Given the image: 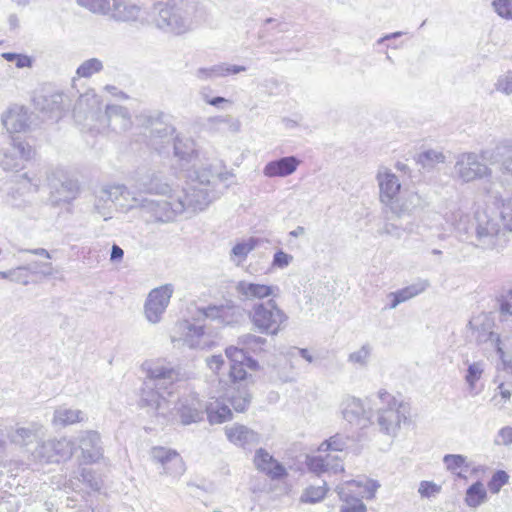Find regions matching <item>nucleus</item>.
Returning <instances> with one entry per match:
<instances>
[{
  "label": "nucleus",
  "mask_w": 512,
  "mask_h": 512,
  "mask_svg": "<svg viewBox=\"0 0 512 512\" xmlns=\"http://www.w3.org/2000/svg\"><path fill=\"white\" fill-rule=\"evenodd\" d=\"M78 184L73 180H66L61 183L59 189L51 194V202L53 205L60 203H70L78 194Z\"/></svg>",
  "instance_id": "obj_43"
},
{
  "label": "nucleus",
  "mask_w": 512,
  "mask_h": 512,
  "mask_svg": "<svg viewBox=\"0 0 512 512\" xmlns=\"http://www.w3.org/2000/svg\"><path fill=\"white\" fill-rule=\"evenodd\" d=\"M148 378L156 381L174 383L183 378L181 368L165 359L146 361L142 365Z\"/></svg>",
  "instance_id": "obj_21"
},
{
  "label": "nucleus",
  "mask_w": 512,
  "mask_h": 512,
  "mask_svg": "<svg viewBox=\"0 0 512 512\" xmlns=\"http://www.w3.org/2000/svg\"><path fill=\"white\" fill-rule=\"evenodd\" d=\"M441 492V485L433 481H421L418 487V493L422 498L436 497Z\"/></svg>",
  "instance_id": "obj_60"
},
{
  "label": "nucleus",
  "mask_w": 512,
  "mask_h": 512,
  "mask_svg": "<svg viewBox=\"0 0 512 512\" xmlns=\"http://www.w3.org/2000/svg\"><path fill=\"white\" fill-rule=\"evenodd\" d=\"M191 177V183L205 188H214V184L220 173L214 171L212 165H203L194 171V177Z\"/></svg>",
  "instance_id": "obj_45"
},
{
  "label": "nucleus",
  "mask_w": 512,
  "mask_h": 512,
  "mask_svg": "<svg viewBox=\"0 0 512 512\" xmlns=\"http://www.w3.org/2000/svg\"><path fill=\"white\" fill-rule=\"evenodd\" d=\"M172 404V412H177L183 425L196 423L203 419L205 406L195 393L182 396L177 403L173 401Z\"/></svg>",
  "instance_id": "obj_19"
},
{
  "label": "nucleus",
  "mask_w": 512,
  "mask_h": 512,
  "mask_svg": "<svg viewBox=\"0 0 512 512\" xmlns=\"http://www.w3.org/2000/svg\"><path fill=\"white\" fill-rule=\"evenodd\" d=\"M102 121L117 133L127 131L132 125L128 110L119 105H107Z\"/></svg>",
  "instance_id": "obj_31"
},
{
  "label": "nucleus",
  "mask_w": 512,
  "mask_h": 512,
  "mask_svg": "<svg viewBox=\"0 0 512 512\" xmlns=\"http://www.w3.org/2000/svg\"><path fill=\"white\" fill-rule=\"evenodd\" d=\"M371 352V345L368 343L363 344L359 349L348 355V362L361 368L366 367L369 363Z\"/></svg>",
  "instance_id": "obj_54"
},
{
  "label": "nucleus",
  "mask_w": 512,
  "mask_h": 512,
  "mask_svg": "<svg viewBox=\"0 0 512 512\" xmlns=\"http://www.w3.org/2000/svg\"><path fill=\"white\" fill-rule=\"evenodd\" d=\"M35 106L49 118H60L64 107V95L60 92L40 94L34 99Z\"/></svg>",
  "instance_id": "obj_33"
},
{
  "label": "nucleus",
  "mask_w": 512,
  "mask_h": 512,
  "mask_svg": "<svg viewBox=\"0 0 512 512\" xmlns=\"http://www.w3.org/2000/svg\"><path fill=\"white\" fill-rule=\"evenodd\" d=\"M490 162L491 164L499 163L500 170L512 177V142L497 145L492 152Z\"/></svg>",
  "instance_id": "obj_39"
},
{
  "label": "nucleus",
  "mask_w": 512,
  "mask_h": 512,
  "mask_svg": "<svg viewBox=\"0 0 512 512\" xmlns=\"http://www.w3.org/2000/svg\"><path fill=\"white\" fill-rule=\"evenodd\" d=\"M141 8L129 0H113L110 15L116 21L129 22L139 19Z\"/></svg>",
  "instance_id": "obj_38"
},
{
  "label": "nucleus",
  "mask_w": 512,
  "mask_h": 512,
  "mask_svg": "<svg viewBox=\"0 0 512 512\" xmlns=\"http://www.w3.org/2000/svg\"><path fill=\"white\" fill-rule=\"evenodd\" d=\"M179 337H172V342H181L191 349H206L213 344V338L202 325H196L189 321L180 322L177 325Z\"/></svg>",
  "instance_id": "obj_14"
},
{
  "label": "nucleus",
  "mask_w": 512,
  "mask_h": 512,
  "mask_svg": "<svg viewBox=\"0 0 512 512\" xmlns=\"http://www.w3.org/2000/svg\"><path fill=\"white\" fill-rule=\"evenodd\" d=\"M246 71L245 66L229 65L225 63L213 65L211 67L198 68L194 75L200 81L213 80L220 77H226L230 74H238Z\"/></svg>",
  "instance_id": "obj_34"
},
{
  "label": "nucleus",
  "mask_w": 512,
  "mask_h": 512,
  "mask_svg": "<svg viewBox=\"0 0 512 512\" xmlns=\"http://www.w3.org/2000/svg\"><path fill=\"white\" fill-rule=\"evenodd\" d=\"M494 88L497 92L504 94V95H511L512 94V72L507 71L501 75L498 76Z\"/></svg>",
  "instance_id": "obj_59"
},
{
  "label": "nucleus",
  "mask_w": 512,
  "mask_h": 512,
  "mask_svg": "<svg viewBox=\"0 0 512 512\" xmlns=\"http://www.w3.org/2000/svg\"><path fill=\"white\" fill-rule=\"evenodd\" d=\"M463 363L467 366L464 376L465 382L470 391L476 388V383L482 378L486 363L483 360L470 361L467 357L463 359Z\"/></svg>",
  "instance_id": "obj_44"
},
{
  "label": "nucleus",
  "mask_w": 512,
  "mask_h": 512,
  "mask_svg": "<svg viewBox=\"0 0 512 512\" xmlns=\"http://www.w3.org/2000/svg\"><path fill=\"white\" fill-rule=\"evenodd\" d=\"M508 241V233L497 220L496 211L487 206L475 212L472 241L475 247L499 252L506 247Z\"/></svg>",
  "instance_id": "obj_2"
},
{
  "label": "nucleus",
  "mask_w": 512,
  "mask_h": 512,
  "mask_svg": "<svg viewBox=\"0 0 512 512\" xmlns=\"http://www.w3.org/2000/svg\"><path fill=\"white\" fill-rule=\"evenodd\" d=\"M234 290L239 300L243 302L276 297L279 292L277 286L255 283L248 280L238 281L234 286Z\"/></svg>",
  "instance_id": "obj_23"
},
{
  "label": "nucleus",
  "mask_w": 512,
  "mask_h": 512,
  "mask_svg": "<svg viewBox=\"0 0 512 512\" xmlns=\"http://www.w3.org/2000/svg\"><path fill=\"white\" fill-rule=\"evenodd\" d=\"M348 440L349 439L347 437L340 434H336L330 437L328 440L322 442L318 450L319 452H342L347 447Z\"/></svg>",
  "instance_id": "obj_55"
},
{
  "label": "nucleus",
  "mask_w": 512,
  "mask_h": 512,
  "mask_svg": "<svg viewBox=\"0 0 512 512\" xmlns=\"http://www.w3.org/2000/svg\"><path fill=\"white\" fill-rule=\"evenodd\" d=\"M0 166L6 171H18L23 167L21 159H18L13 153H5L0 159Z\"/></svg>",
  "instance_id": "obj_63"
},
{
  "label": "nucleus",
  "mask_w": 512,
  "mask_h": 512,
  "mask_svg": "<svg viewBox=\"0 0 512 512\" xmlns=\"http://www.w3.org/2000/svg\"><path fill=\"white\" fill-rule=\"evenodd\" d=\"M86 419L87 416L82 410L62 405L54 410L51 423L55 427H66L83 422Z\"/></svg>",
  "instance_id": "obj_35"
},
{
  "label": "nucleus",
  "mask_w": 512,
  "mask_h": 512,
  "mask_svg": "<svg viewBox=\"0 0 512 512\" xmlns=\"http://www.w3.org/2000/svg\"><path fill=\"white\" fill-rule=\"evenodd\" d=\"M327 491L328 487L325 482L320 486H309L301 494L300 501L310 504L317 503L326 496Z\"/></svg>",
  "instance_id": "obj_52"
},
{
  "label": "nucleus",
  "mask_w": 512,
  "mask_h": 512,
  "mask_svg": "<svg viewBox=\"0 0 512 512\" xmlns=\"http://www.w3.org/2000/svg\"><path fill=\"white\" fill-rule=\"evenodd\" d=\"M422 202V197L415 191H404L401 195H397L387 206L392 214L401 218L411 215Z\"/></svg>",
  "instance_id": "obj_29"
},
{
  "label": "nucleus",
  "mask_w": 512,
  "mask_h": 512,
  "mask_svg": "<svg viewBox=\"0 0 512 512\" xmlns=\"http://www.w3.org/2000/svg\"><path fill=\"white\" fill-rule=\"evenodd\" d=\"M69 487L74 491H97L101 487V482L91 469L81 468L70 477Z\"/></svg>",
  "instance_id": "obj_37"
},
{
  "label": "nucleus",
  "mask_w": 512,
  "mask_h": 512,
  "mask_svg": "<svg viewBox=\"0 0 512 512\" xmlns=\"http://www.w3.org/2000/svg\"><path fill=\"white\" fill-rule=\"evenodd\" d=\"M253 464L258 472L266 475L271 480H281L288 475L284 465L264 448L255 451Z\"/></svg>",
  "instance_id": "obj_25"
},
{
  "label": "nucleus",
  "mask_w": 512,
  "mask_h": 512,
  "mask_svg": "<svg viewBox=\"0 0 512 512\" xmlns=\"http://www.w3.org/2000/svg\"><path fill=\"white\" fill-rule=\"evenodd\" d=\"M150 456L153 463L161 468L162 475L179 478L186 470L182 457L174 449L156 446L151 449Z\"/></svg>",
  "instance_id": "obj_15"
},
{
  "label": "nucleus",
  "mask_w": 512,
  "mask_h": 512,
  "mask_svg": "<svg viewBox=\"0 0 512 512\" xmlns=\"http://www.w3.org/2000/svg\"><path fill=\"white\" fill-rule=\"evenodd\" d=\"M78 5H80L83 8H86L87 10L107 15L110 12V0H76Z\"/></svg>",
  "instance_id": "obj_56"
},
{
  "label": "nucleus",
  "mask_w": 512,
  "mask_h": 512,
  "mask_svg": "<svg viewBox=\"0 0 512 512\" xmlns=\"http://www.w3.org/2000/svg\"><path fill=\"white\" fill-rule=\"evenodd\" d=\"M429 286L430 283L428 280L419 279L413 284L395 291V293L400 302L404 303L416 297L417 295L423 293Z\"/></svg>",
  "instance_id": "obj_49"
},
{
  "label": "nucleus",
  "mask_w": 512,
  "mask_h": 512,
  "mask_svg": "<svg viewBox=\"0 0 512 512\" xmlns=\"http://www.w3.org/2000/svg\"><path fill=\"white\" fill-rule=\"evenodd\" d=\"M443 463L447 471L458 478H466L463 472L469 468L466 456L461 454H447L443 457Z\"/></svg>",
  "instance_id": "obj_46"
},
{
  "label": "nucleus",
  "mask_w": 512,
  "mask_h": 512,
  "mask_svg": "<svg viewBox=\"0 0 512 512\" xmlns=\"http://www.w3.org/2000/svg\"><path fill=\"white\" fill-rule=\"evenodd\" d=\"M249 316L255 330L271 336L282 331L288 321V315L274 299L254 304Z\"/></svg>",
  "instance_id": "obj_5"
},
{
  "label": "nucleus",
  "mask_w": 512,
  "mask_h": 512,
  "mask_svg": "<svg viewBox=\"0 0 512 512\" xmlns=\"http://www.w3.org/2000/svg\"><path fill=\"white\" fill-rule=\"evenodd\" d=\"M225 435L230 443L243 449H251L261 441V435L243 424H232L225 427Z\"/></svg>",
  "instance_id": "obj_28"
},
{
  "label": "nucleus",
  "mask_w": 512,
  "mask_h": 512,
  "mask_svg": "<svg viewBox=\"0 0 512 512\" xmlns=\"http://www.w3.org/2000/svg\"><path fill=\"white\" fill-rule=\"evenodd\" d=\"M177 194L184 204L185 211L189 209L202 211L219 196L214 188H205L192 183L187 189L178 191Z\"/></svg>",
  "instance_id": "obj_16"
},
{
  "label": "nucleus",
  "mask_w": 512,
  "mask_h": 512,
  "mask_svg": "<svg viewBox=\"0 0 512 512\" xmlns=\"http://www.w3.org/2000/svg\"><path fill=\"white\" fill-rule=\"evenodd\" d=\"M258 244V240L250 237L237 242L230 251V261L236 266H241Z\"/></svg>",
  "instance_id": "obj_41"
},
{
  "label": "nucleus",
  "mask_w": 512,
  "mask_h": 512,
  "mask_svg": "<svg viewBox=\"0 0 512 512\" xmlns=\"http://www.w3.org/2000/svg\"><path fill=\"white\" fill-rule=\"evenodd\" d=\"M224 400H227L230 403V401L227 399L226 393L219 395L218 398L208 402L205 405L204 412H206L210 424H220L232 418V412L230 408L223 402Z\"/></svg>",
  "instance_id": "obj_36"
},
{
  "label": "nucleus",
  "mask_w": 512,
  "mask_h": 512,
  "mask_svg": "<svg viewBox=\"0 0 512 512\" xmlns=\"http://www.w3.org/2000/svg\"><path fill=\"white\" fill-rule=\"evenodd\" d=\"M445 155L441 151L427 150L418 155V163L425 169H432L436 164L445 162Z\"/></svg>",
  "instance_id": "obj_53"
},
{
  "label": "nucleus",
  "mask_w": 512,
  "mask_h": 512,
  "mask_svg": "<svg viewBox=\"0 0 512 512\" xmlns=\"http://www.w3.org/2000/svg\"><path fill=\"white\" fill-rule=\"evenodd\" d=\"M157 16L153 19L155 26L164 32L180 35L190 29V20L183 14L180 6L155 9Z\"/></svg>",
  "instance_id": "obj_13"
},
{
  "label": "nucleus",
  "mask_w": 512,
  "mask_h": 512,
  "mask_svg": "<svg viewBox=\"0 0 512 512\" xmlns=\"http://www.w3.org/2000/svg\"><path fill=\"white\" fill-rule=\"evenodd\" d=\"M418 228L423 231H442L443 230V217L442 215L433 210L426 211L420 217Z\"/></svg>",
  "instance_id": "obj_48"
},
{
  "label": "nucleus",
  "mask_w": 512,
  "mask_h": 512,
  "mask_svg": "<svg viewBox=\"0 0 512 512\" xmlns=\"http://www.w3.org/2000/svg\"><path fill=\"white\" fill-rule=\"evenodd\" d=\"M504 187L502 179L490 181L484 192L492 199V211H496L497 220L507 233L512 232V196L504 197L501 188Z\"/></svg>",
  "instance_id": "obj_9"
},
{
  "label": "nucleus",
  "mask_w": 512,
  "mask_h": 512,
  "mask_svg": "<svg viewBox=\"0 0 512 512\" xmlns=\"http://www.w3.org/2000/svg\"><path fill=\"white\" fill-rule=\"evenodd\" d=\"M174 293L172 284H165L152 289L144 303V317L150 324L159 323Z\"/></svg>",
  "instance_id": "obj_11"
},
{
  "label": "nucleus",
  "mask_w": 512,
  "mask_h": 512,
  "mask_svg": "<svg viewBox=\"0 0 512 512\" xmlns=\"http://www.w3.org/2000/svg\"><path fill=\"white\" fill-rule=\"evenodd\" d=\"M498 393H495L491 399L495 406L503 407L510 401L512 396V385L500 383L497 387Z\"/></svg>",
  "instance_id": "obj_58"
},
{
  "label": "nucleus",
  "mask_w": 512,
  "mask_h": 512,
  "mask_svg": "<svg viewBox=\"0 0 512 512\" xmlns=\"http://www.w3.org/2000/svg\"><path fill=\"white\" fill-rule=\"evenodd\" d=\"M75 442L67 437L40 440L30 455L36 463H59L70 459L74 453Z\"/></svg>",
  "instance_id": "obj_8"
},
{
  "label": "nucleus",
  "mask_w": 512,
  "mask_h": 512,
  "mask_svg": "<svg viewBox=\"0 0 512 512\" xmlns=\"http://www.w3.org/2000/svg\"><path fill=\"white\" fill-rule=\"evenodd\" d=\"M492 6L500 17L512 20V0H494Z\"/></svg>",
  "instance_id": "obj_62"
},
{
  "label": "nucleus",
  "mask_w": 512,
  "mask_h": 512,
  "mask_svg": "<svg viewBox=\"0 0 512 512\" xmlns=\"http://www.w3.org/2000/svg\"><path fill=\"white\" fill-rule=\"evenodd\" d=\"M204 317L222 325H234L244 318V309L232 300H225L219 305H209L201 309Z\"/></svg>",
  "instance_id": "obj_17"
},
{
  "label": "nucleus",
  "mask_w": 512,
  "mask_h": 512,
  "mask_svg": "<svg viewBox=\"0 0 512 512\" xmlns=\"http://www.w3.org/2000/svg\"><path fill=\"white\" fill-rule=\"evenodd\" d=\"M100 108V98L92 91L87 92L78 98L74 107V117L78 122L94 120L97 118Z\"/></svg>",
  "instance_id": "obj_30"
},
{
  "label": "nucleus",
  "mask_w": 512,
  "mask_h": 512,
  "mask_svg": "<svg viewBox=\"0 0 512 512\" xmlns=\"http://www.w3.org/2000/svg\"><path fill=\"white\" fill-rule=\"evenodd\" d=\"M225 353L231 364H246L250 369H255L257 366V362L247 356L243 348L231 346L226 349Z\"/></svg>",
  "instance_id": "obj_51"
},
{
  "label": "nucleus",
  "mask_w": 512,
  "mask_h": 512,
  "mask_svg": "<svg viewBox=\"0 0 512 512\" xmlns=\"http://www.w3.org/2000/svg\"><path fill=\"white\" fill-rule=\"evenodd\" d=\"M78 446L86 463H97L103 459L104 447L98 431H82L78 436Z\"/></svg>",
  "instance_id": "obj_24"
},
{
  "label": "nucleus",
  "mask_w": 512,
  "mask_h": 512,
  "mask_svg": "<svg viewBox=\"0 0 512 512\" xmlns=\"http://www.w3.org/2000/svg\"><path fill=\"white\" fill-rule=\"evenodd\" d=\"M379 486L374 480H366L365 482L351 480L338 485L336 492L343 502L340 512H366V505L361 498H374Z\"/></svg>",
  "instance_id": "obj_6"
},
{
  "label": "nucleus",
  "mask_w": 512,
  "mask_h": 512,
  "mask_svg": "<svg viewBox=\"0 0 512 512\" xmlns=\"http://www.w3.org/2000/svg\"><path fill=\"white\" fill-rule=\"evenodd\" d=\"M100 200L110 202L112 205L118 203L121 207L129 208L130 204L121 202V198L127 199L130 196V192L124 185H108L102 187L100 190Z\"/></svg>",
  "instance_id": "obj_42"
},
{
  "label": "nucleus",
  "mask_w": 512,
  "mask_h": 512,
  "mask_svg": "<svg viewBox=\"0 0 512 512\" xmlns=\"http://www.w3.org/2000/svg\"><path fill=\"white\" fill-rule=\"evenodd\" d=\"M172 402L173 400L160 394L150 381L144 382L139 399L141 408L147 409L148 413L172 420L175 416L171 409Z\"/></svg>",
  "instance_id": "obj_12"
},
{
  "label": "nucleus",
  "mask_w": 512,
  "mask_h": 512,
  "mask_svg": "<svg viewBox=\"0 0 512 512\" xmlns=\"http://www.w3.org/2000/svg\"><path fill=\"white\" fill-rule=\"evenodd\" d=\"M246 364H231L229 377L232 384L226 390L227 399L237 412L247 409L251 401V395L245 385L238 383L246 378Z\"/></svg>",
  "instance_id": "obj_10"
},
{
  "label": "nucleus",
  "mask_w": 512,
  "mask_h": 512,
  "mask_svg": "<svg viewBox=\"0 0 512 512\" xmlns=\"http://www.w3.org/2000/svg\"><path fill=\"white\" fill-rule=\"evenodd\" d=\"M500 322L504 330L511 332L512 327V289L500 299L499 306Z\"/></svg>",
  "instance_id": "obj_50"
},
{
  "label": "nucleus",
  "mask_w": 512,
  "mask_h": 512,
  "mask_svg": "<svg viewBox=\"0 0 512 512\" xmlns=\"http://www.w3.org/2000/svg\"><path fill=\"white\" fill-rule=\"evenodd\" d=\"M103 68L102 62L97 58H91L84 61L77 69L76 73L79 77H90L93 74L101 71Z\"/></svg>",
  "instance_id": "obj_57"
},
{
  "label": "nucleus",
  "mask_w": 512,
  "mask_h": 512,
  "mask_svg": "<svg viewBox=\"0 0 512 512\" xmlns=\"http://www.w3.org/2000/svg\"><path fill=\"white\" fill-rule=\"evenodd\" d=\"M376 180L379 186L380 202L387 207L400 194L399 178L390 169L381 167L376 174Z\"/></svg>",
  "instance_id": "obj_27"
},
{
  "label": "nucleus",
  "mask_w": 512,
  "mask_h": 512,
  "mask_svg": "<svg viewBox=\"0 0 512 512\" xmlns=\"http://www.w3.org/2000/svg\"><path fill=\"white\" fill-rule=\"evenodd\" d=\"M135 187L138 191L137 195L150 194L167 197L169 199L178 195V190L174 189L171 184L166 181L163 175L158 172H152L141 176L137 179Z\"/></svg>",
  "instance_id": "obj_18"
},
{
  "label": "nucleus",
  "mask_w": 512,
  "mask_h": 512,
  "mask_svg": "<svg viewBox=\"0 0 512 512\" xmlns=\"http://www.w3.org/2000/svg\"><path fill=\"white\" fill-rule=\"evenodd\" d=\"M130 209H138L140 216L148 224H167L185 212L183 202L178 195L169 199H153L144 195H134L129 205Z\"/></svg>",
  "instance_id": "obj_3"
},
{
  "label": "nucleus",
  "mask_w": 512,
  "mask_h": 512,
  "mask_svg": "<svg viewBox=\"0 0 512 512\" xmlns=\"http://www.w3.org/2000/svg\"><path fill=\"white\" fill-rule=\"evenodd\" d=\"M175 128L161 122H156L152 126L150 145L159 153L165 148V144H170L173 140L174 155L179 161L190 163L196 156L195 141L187 136L175 135Z\"/></svg>",
  "instance_id": "obj_4"
},
{
  "label": "nucleus",
  "mask_w": 512,
  "mask_h": 512,
  "mask_svg": "<svg viewBox=\"0 0 512 512\" xmlns=\"http://www.w3.org/2000/svg\"><path fill=\"white\" fill-rule=\"evenodd\" d=\"M332 459V454L328 453L325 456H311L308 457L307 465L310 471L320 474L324 472L338 473L344 471L343 464L339 462L335 465H329V460Z\"/></svg>",
  "instance_id": "obj_40"
},
{
  "label": "nucleus",
  "mask_w": 512,
  "mask_h": 512,
  "mask_svg": "<svg viewBox=\"0 0 512 512\" xmlns=\"http://www.w3.org/2000/svg\"><path fill=\"white\" fill-rule=\"evenodd\" d=\"M300 163L301 161L295 156L282 157L269 161L263 168V174L268 178H284L292 175Z\"/></svg>",
  "instance_id": "obj_32"
},
{
  "label": "nucleus",
  "mask_w": 512,
  "mask_h": 512,
  "mask_svg": "<svg viewBox=\"0 0 512 512\" xmlns=\"http://www.w3.org/2000/svg\"><path fill=\"white\" fill-rule=\"evenodd\" d=\"M487 500V492L484 485L477 481L466 491L465 503L470 508H477Z\"/></svg>",
  "instance_id": "obj_47"
},
{
  "label": "nucleus",
  "mask_w": 512,
  "mask_h": 512,
  "mask_svg": "<svg viewBox=\"0 0 512 512\" xmlns=\"http://www.w3.org/2000/svg\"><path fill=\"white\" fill-rule=\"evenodd\" d=\"M238 343L243 347L255 350L256 347H260L266 343V339L251 333L241 336Z\"/></svg>",
  "instance_id": "obj_64"
},
{
  "label": "nucleus",
  "mask_w": 512,
  "mask_h": 512,
  "mask_svg": "<svg viewBox=\"0 0 512 512\" xmlns=\"http://www.w3.org/2000/svg\"><path fill=\"white\" fill-rule=\"evenodd\" d=\"M32 114L23 105L13 104L1 115V122L9 133H23L31 125Z\"/></svg>",
  "instance_id": "obj_22"
},
{
  "label": "nucleus",
  "mask_w": 512,
  "mask_h": 512,
  "mask_svg": "<svg viewBox=\"0 0 512 512\" xmlns=\"http://www.w3.org/2000/svg\"><path fill=\"white\" fill-rule=\"evenodd\" d=\"M410 405L401 396L379 389L365 399L346 395L340 403V412L350 424L366 427L376 424L380 433L395 438L402 425L409 423Z\"/></svg>",
  "instance_id": "obj_1"
},
{
  "label": "nucleus",
  "mask_w": 512,
  "mask_h": 512,
  "mask_svg": "<svg viewBox=\"0 0 512 512\" xmlns=\"http://www.w3.org/2000/svg\"><path fill=\"white\" fill-rule=\"evenodd\" d=\"M112 208L113 205L110 202H106L105 200H100V191L98 192L94 204V211L100 217H102L105 221L112 218Z\"/></svg>",
  "instance_id": "obj_61"
},
{
  "label": "nucleus",
  "mask_w": 512,
  "mask_h": 512,
  "mask_svg": "<svg viewBox=\"0 0 512 512\" xmlns=\"http://www.w3.org/2000/svg\"><path fill=\"white\" fill-rule=\"evenodd\" d=\"M45 427L38 422H30L28 425L16 424L8 430L7 437L12 444L27 448L32 443L37 444L45 436Z\"/></svg>",
  "instance_id": "obj_20"
},
{
  "label": "nucleus",
  "mask_w": 512,
  "mask_h": 512,
  "mask_svg": "<svg viewBox=\"0 0 512 512\" xmlns=\"http://www.w3.org/2000/svg\"><path fill=\"white\" fill-rule=\"evenodd\" d=\"M469 326L474 332L477 333L476 339L478 342L491 341L495 345L497 352L500 354V357L506 364V361L503 358L504 352L502 350V347L500 346L499 335L495 334L491 330L493 326L492 319L487 314L482 313L477 316H474L469 321Z\"/></svg>",
  "instance_id": "obj_26"
},
{
  "label": "nucleus",
  "mask_w": 512,
  "mask_h": 512,
  "mask_svg": "<svg viewBox=\"0 0 512 512\" xmlns=\"http://www.w3.org/2000/svg\"><path fill=\"white\" fill-rule=\"evenodd\" d=\"M485 158V153L481 155L474 152L459 154L453 167V178L462 184L490 178L493 171L483 161Z\"/></svg>",
  "instance_id": "obj_7"
}]
</instances>
